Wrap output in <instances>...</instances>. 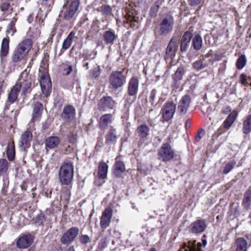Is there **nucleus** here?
Masks as SVG:
<instances>
[{
  "mask_svg": "<svg viewBox=\"0 0 251 251\" xmlns=\"http://www.w3.org/2000/svg\"><path fill=\"white\" fill-rule=\"evenodd\" d=\"M32 41L27 38L21 42L12 51L9 62L11 71L14 70L16 66L25 59L32 46Z\"/></svg>",
  "mask_w": 251,
  "mask_h": 251,
  "instance_id": "1",
  "label": "nucleus"
},
{
  "mask_svg": "<svg viewBox=\"0 0 251 251\" xmlns=\"http://www.w3.org/2000/svg\"><path fill=\"white\" fill-rule=\"evenodd\" d=\"M74 164L71 161L64 162L61 165L58 176L60 183L64 185H70L74 177Z\"/></svg>",
  "mask_w": 251,
  "mask_h": 251,
  "instance_id": "2",
  "label": "nucleus"
},
{
  "mask_svg": "<svg viewBox=\"0 0 251 251\" xmlns=\"http://www.w3.org/2000/svg\"><path fill=\"white\" fill-rule=\"evenodd\" d=\"M34 77L31 75H29L27 70L23 71L19 79L18 82L15 85H18L22 89V94L26 95L27 93L30 92L32 87H34Z\"/></svg>",
  "mask_w": 251,
  "mask_h": 251,
  "instance_id": "3",
  "label": "nucleus"
},
{
  "mask_svg": "<svg viewBox=\"0 0 251 251\" xmlns=\"http://www.w3.org/2000/svg\"><path fill=\"white\" fill-rule=\"evenodd\" d=\"M109 88L116 90L123 87L126 82V76L123 71H115L112 72L108 78Z\"/></svg>",
  "mask_w": 251,
  "mask_h": 251,
  "instance_id": "4",
  "label": "nucleus"
},
{
  "mask_svg": "<svg viewBox=\"0 0 251 251\" xmlns=\"http://www.w3.org/2000/svg\"><path fill=\"white\" fill-rule=\"evenodd\" d=\"M79 5V0H68L63 7L59 16L67 20L74 16Z\"/></svg>",
  "mask_w": 251,
  "mask_h": 251,
  "instance_id": "5",
  "label": "nucleus"
},
{
  "mask_svg": "<svg viewBox=\"0 0 251 251\" xmlns=\"http://www.w3.org/2000/svg\"><path fill=\"white\" fill-rule=\"evenodd\" d=\"M174 25V20L172 16L165 17L156 28L155 32L158 33L159 35H166L172 31Z\"/></svg>",
  "mask_w": 251,
  "mask_h": 251,
  "instance_id": "6",
  "label": "nucleus"
},
{
  "mask_svg": "<svg viewBox=\"0 0 251 251\" xmlns=\"http://www.w3.org/2000/svg\"><path fill=\"white\" fill-rule=\"evenodd\" d=\"M176 109V104L173 101H166L163 106L161 113L164 122H168L173 117Z\"/></svg>",
  "mask_w": 251,
  "mask_h": 251,
  "instance_id": "7",
  "label": "nucleus"
},
{
  "mask_svg": "<svg viewBox=\"0 0 251 251\" xmlns=\"http://www.w3.org/2000/svg\"><path fill=\"white\" fill-rule=\"evenodd\" d=\"M158 155V158L163 162H168L174 158L175 153L169 143H164L159 149Z\"/></svg>",
  "mask_w": 251,
  "mask_h": 251,
  "instance_id": "8",
  "label": "nucleus"
},
{
  "mask_svg": "<svg viewBox=\"0 0 251 251\" xmlns=\"http://www.w3.org/2000/svg\"><path fill=\"white\" fill-rule=\"evenodd\" d=\"M76 111L73 105L65 106L63 109L61 117L65 123H71L75 119Z\"/></svg>",
  "mask_w": 251,
  "mask_h": 251,
  "instance_id": "9",
  "label": "nucleus"
},
{
  "mask_svg": "<svg viewBox=\"0 0 251 251\" xmlns=\"http://www.w3.org/2000/svg\"><path fill=\"white\" fill-rule=\"evenodd\" d=\"M40 83L43 94L48 97L51 91V82L49 75L46 73H43L40 77Z\"/></svg>",
  "mask_w": 251,
  "mask_h": 251,
  "instance_id": "10",
  "label": "nucleus"
},
{
  "mask_svg": "<svg viewBox=\"0 0 251 251\" xmlns=\"http://www.w3.org/2000/svg\"><path fill=\"white\" fill-rule=\"evenodd\" d=\"M116 102L109 96L101 98L98 104V108L100 111H105L107 109H112L116 106Z\"/></svg>",
  "mask_w": 251,
  "mask_h": 251,
  "instance_id": "11",
  "label": "nucleus"
},
{
  "mask_svg": "<svg viewBox=\"0 0 251 251\" xmlns=\"http://www.w3.org/2000/svg\"><path fill=\"white\" fill-rule=\"evenodd\" d=\"M191 99L189 95H186L180 100L177 107V114L179 116H183L186 114L190 106Z\"/></svg>",
  "mask_w": 251,
  "mask_h": 251,
  "instance_id": "12",
  "label": "nucleus"
},
{
  "mask_svg": "<svg viewBox=\"0 0 251 251\" xmlns=\"http://www.w3.org/2000/svg\"><path fill=\"white\" fill-rule=\"evenodd\" d=\"M79 233V229L77 227H72L64 233L60 241L64 245L71 243L76 237Z\"/></svg>",
  "mask_w": 251,
  "mask_h": 251,
  "instance_id": "13",
  "label": "nucleus"
},
{
  "mask_svg": "<svg viewBox=\"0 0 251 251\" xmlns=\"http://www.w3.org/2000/svg\"><path fill=\"white\" fill-rule=\"evenodd\" d=\"M33 240V236L30 233L22 235L17 241L16 246L19 249H26L32 244Z\"/></svg>",
  "mask_w": 251,
  "mask_h": 251,
  "instance_id": "14",
  "label": "nucleus"
},
{
  "mask_svg": "<svg viewBox=\"0 0 251 251\" xmlns=\"http://www.w3.org/2000/svg\"><path fill=\"white\" fill-rule=\"evenodd\" d=\"M177 48L176 37H173L166 48L165 59L173 58L176 56Z\"/></svg>",
  "mask_w": 251,
  "mask_h": 251,
  "instance_id": "15",
  "label": "nucleus"
},
{
  "mask_svg": "<svg viewBox=\"0 0 251 251\" xmlns=\"http://www.w3.org/2000/svg\"><path fill=\"white\" fill-rule=\"evenodd\" d=\"M185 72V68L182 65H180L177 68L175 74L172 75V87L174 89H177L179 87L180 85L179 81L182 79Z\"/></svg>",
  "mask_w": 251,
  "mask_h": 251,
  "instance_id": "16",
  "label": "nucleus"
},
{
  "mask_svg": "<svg viewBox=\"0 0 251 251\" xmlns=\"http://www.w3.org/2000/svg\"><path fill=\"white\" fill-rule=\"evenodd\" d=\"M206 225L202 220H198L192 223L188 227V230L192 233H202L205 229Z\"/></svg>",
  "mask_w": 251,
  "mask_h": 251,
  "instance_id": "17",
  "label": "nucleus"
},
{
  "mask_svg": "<svg viewBox=\"0 0 251 251\" xmlns=\"http://www.w3.org/2000/svg\"><path fill=\"white\" fill-rule=\"evenodd\" d=\"M139 81L137 77L133 76L129 80L127 86V93L129 96L136 97L138 93Z\"/></svg>",
  "mask_w": 251,
  "mask_h": 251,
  "instance_id": "18",
  "label": "nucleus"
},
{
  "mask_svg": "<svg viewBox=\"0 0 251 251\" xmlns=\"http://www.w3.org/2000/svg\"><path fill=\"white\" fill-rule=\"evenodd\" d=\"M105 144L108 146L115 145L119 138L116 128L110 126L105 135Z\"/></svg>",
  "mask_w": 251,
  "mask_h": 251,
  "instance_id": "19",
  "label": "nucleus"
},
{
  "mask_svg": "<svg viewBox=\"0 0 251 251\" xmlns=\"http://www.w3.org/2000/svg\"><path fill=\"white\" fill-rule=\"evenodd\" d=\"M43 110V106L41 102H37L34 104L32 118L30 122V124H32L34 122H38L40 120Z\"/></svg>",
  "mask_w": 251,
  "mask_h": 251,
  "instance_id": "20",
  "label": "nucleus"
},
{
  "mask_svg": "<svg viewBox=\"0 0 251 251\" xmlns=\"http://www.w3.org/2000/svg\"><path fill=\"white\" fill-rule=\"evenodd\" d=\"M112 216V210L110 208L105 209L102 213L100 221V226L102 228L105 229L109 226Z\"/></svg>",
  "mask_w": 251,
  "mask_h": 251,
  "instance_id": "21",
  "label": "nucleus"
},
{
  "mask_svg": "<svg viewBox=\"0 0 251 251\" xmlns=\"http://www.w3.org/2000/svg\"><path fill=\"white\" fill-rule=\"evenodd\" d=\"M192 38V33L187 31L182 35L180 42V49L181 52H185L189 47Z\"/></svg>",
  "mask_w": 251,
  "mask_h": 251,
  "instance_id": "22",
  "label": "nucleus"
},
{
  "mask_svg": "<svg viewBox=\"0 0 251 251\" xmlns=\"http://www.w3.org/2000/svg\"><path fill=\"white\" fill-rule=\"evenodd\" d=\"M201 244L196 240L189 241L183 243L182 248L179 251H201Z\"/></svg>",
  "mask_w": 251,
  "mask_h": 251,
  "instance_id": "23",
  "label": "nucleus"
},
{
  "mask_svg": "<svg viewBox=\"0 0 251 251\" xmlns=\"http://www.w3.org/2000/svg\"><path fill=\"white\" fill-rule=\"evenodd\" d=\"M32 139V134L31 131L26 130L22 134L20 141V146L25 149L30 146Z\"/></svg>",
  "mask_w": 251,
  "mask_h": 251,
  "instance_id": "24",
  "label": "nucleus"
},
{
  "mask_svg": "<svg viewBox=\"0 0 251 251\" xmlns=\"http://www.w3.org/2000/svg\"><path fill=\"white\" fill-rule=\"evenodd\" d=\"M116 162L113 166V175L115 177H121L126 170L125 163L121 161L117 160L116 158Z\"/></svg>",
  "mask_w": 251,
  "mask_h": 251,
  "instance_id": "25",
  "label": "nucleus"
},
{
  "mask_svg": "<svg viewBox=\"0 0 251 251\" xmlns=\"http://www.w3.org/2000/svg\"><path fill=\"white\" fill-rule=\"evenodd\" d=\"M112 122V116L110 114H105L102 115L99 121V127L101 130H105L109 124Z\"/></svg>",
  "mask_w": 251,
  "mask_h": 251,
  "instance_id": "26",
  "label": "nucleus"
},
{
  "mask_svg": "<svg viewBox=\"0 0 251 251\" xmlns=\"http://www.w3.org/2000/svg\"><path fill=\"white\" fill-rule=\"evenodd\" d=\"M103 39L106 44L112 45L117 38L115 31L112 29L105 31L102 35Z\"/></svg>",
  "mask_w": 251,
  "mask_h": 251,
  "instance_id": "27",
  "label": "nucleus"
},
{
  "mask_svg": "<svg viewBox=\"0 0 251 251\" xmlns=\"http://www.w3.org/2000/svg\"><path fill=\"white\" fill-rule=\"evenodd\" d=\"M60 142V139L57 136H50L45 140L46 148L52 149L57 147Z\"/></svg>",
  "mask_w": 251,
  "mask_h": 251,
  "instance_id": "28",
  "label": "nucleus"
},
{
  "mask_svg": "<svg viewBox=\"0 0 251 251\" xmlns=\"http://www.w3.org/2000/svg\"><path fill=\"white\" fill-rule=\"evenodd\" d=\"M149 128L146 125H141L139 126L136 130L138 135L143 140H145L149 135Z\"/></svg>",
  "mask_w": 251,
  "mask_h": 251,
  "instance_id": "29",
  "label": "nucleus"
},
{
  "mask_svg": "<svg viewBox=\"0 0 251 251\" xmlns=\"http://www.w3.org/2000/svg\"><path fill=\"white\" fill-rule=\"evenodd\" d=\"M236 251H247L248 245L247 241L242 237L238 238L235 242Z\"/></svg>",
  "mask_w": 251,
  "mask_h": 251,
  "instance_id": "30",
  "label": "nucleus"
},
{
  "mask_svg": "<svg viewBox=\"0 0 251 251\" xmlns=\"http://www.w3.org/2000/svg\"><path fill=\"white\" fill-rule=\"evenodd\" d=\"M9 39L7 38L3 39L0 51V56L1 58L7 56L9 53Z\"/></svg>",
  "mask_w": 251,
  "mask_h": 251,
  "instance_id": "31",
  "label": "nucleus"
},
{
  "mask_svg": "<svg viewBox=\"0 0 251 251\" xmlns=\"http://www.w3.org/2000/svg\"><path fill=\"white\" fill-rule=\"evenodd\" d=\"M237 116V112L236 111L231 112L224 122L223 125L224 127L226 129H228L235 121Z\"/></svg>",
  "mask_w": 251,
  "mask_h": 251,
  "instance_id": "32",
  "label": "nucleus"
},
{
  "mask_svg": "<svg viewBox=\"0 0 251 251\" xmlns=\"http://www.w3.org/2000/svg\"><path fill=\"white\" fill-rule=\"evenodd\" d=\"M19 92V86L18 85H15L11 89L8 97V101L10 103H13L16 101Z\"/></svg>",
  "mask_w": 251,
  "mask_h": 251,
  "instance_id": "33",
  "label": "nucleus"
},
{
  "mask_svg": "<svg viewBox=\"0 0 251 251\" xmlns=\"http://www.w3.org/2000/svg\"><path fill=\"white\" fill-rule=\"evenodd\" d=\"M108 166L104 162H101L100 163L98 167V175L99 177L101 179H104L107 177Z\"/></svg>",
  "mask_w": 251,
  "mask_h": 251,
  "instance_id": "34",
  "label": "nucleus"
},
{
  "mask_svg": "<svg viewBox=\"0 0 251 251\" xmlns=\"http://www.w3.org/2000/svg\"><path fill=\"white\" fill-rule=\"evenodd\" d=\"M148 100L151 103V111L152 110V108H155L157 102V90L155 89H153L149 94L148 97Z\"/></svg>",
  "mask_w": 251,
  "mask_h": 251,
  "instance_id": "35",
  "label": "nucleus"
},
{
  "mask_svg": "<svg viewBox=\"0 0 251 251\" xmlns=\"http://www.w3.org/2000/svg\"><path fill=\"white\" fill-rule=\"evenodd\" d=\"M75 32L74 31H72L70 33L67 38L63 43L62 49L67 50L71 47L73 40L75 37Z\"/></svg>",
  "mask_w": 251,
  "mask_h": 251,
  "instance_id": "36",
  "label": "nucleus"
},
{
  "mask_svg": "<svg viewBox=\"0 0 251 251\" xmlns=\"http://www.w3.org/2000/svg\"><path fill=\"white\" fill-rule=\"evenodd\" d=\"M243 133L248 134L251 131V114L249 115L243 124Z\"/></svg>",
  "mask_w": 251,
  "mask_h": 251,
  "instance_id": "37",
  "label": "nucleus"
},
{
  "mask_svg": "<svg viewBox=\"0 0 251 251\" xmlns=\"http://www.w3.org/2000/svg\"><path fill=\"white\" fill-rule=\"evenodd\" d=\"M192 45L195 50H200L202 45V40L200 35H196L192 40Z\"/></svg>",
  "mask_w": 251,
  "mask_h": 251,
  "instance_id": "38",
  "label": "nucleus"
},
{
  "mask_svg": "<svg viewBox=\"0 0 251 251\" xmlns=\"http://www.w3.org/2000/svg\"><path fill=\"white\" fill-rule=\"evenodd\" d=\"M7 156L9 161H12L15 156V147L14 143H10L7 145Z\"/></svg>",
  "mask_w": 251,
  "mask_h": 251,
  "instance_id": "39",
  "label": "nucleus"
},
{
  "mask_svg": "<svg viewBox=\"0 0 251 251\" xmlns=\"http://www.w3.org/2000/svg\"><path fill=\"white\" fill-rule=\"evenodd\" d=\"M9 168V163L6 159H0V176L6 175Z\"/></svg>",
  "mask_w": 251,
  "mask_h": 251,
  "instance_id": "40",
  "label": "nucleus"
},
{
  "mask_svg": "<svg viewBox=\"0 0 251 251\" xmlns=\"http://www.w3.org/2000/svg\"><path fill=\"white\" fill-rule=\"evenodd\" d=\"M247 62V59L245 55L242 54L237 60L236 63V68L238 70H241L244 68Z\"/></svg>",
  "mask_w": 251,
  "mask_h": 251,
  "instance_id": "41",
  "label": "nucleus"
},
{
  "mask_svg": "<svg viewBox=\"0 0 251 251\" xmlns=\"http://www.w3.org/2000/svg\"><path fill=\"white\" fill-rule=\"evenodd\" d=\"M203 60H204V59H201L195 61L192 64L194 69L196 71H200L206 68L207 66V64L204 63Z\"/></svg>",
  "mask_w": 251,
  "mask_h": 251,
  "instance_id": "42",
  "label": "nucleus"
},
{
  "mask_svg": "<svg viewBox=\"0 0 251 251\" xmlns=\"http://www.w3.org/2000/svg\"><path fill=\"white\" fill-rule=\"evenodd\" d=\"M17 21V19L15 18H13L10 23L8 24L7 29L6 33L8 34H10L11 36H13L14 33L16 32V29L14 28V26L15 25V23Z\"/></svg>",
  "mask_w": 251,
  "mask_h": 251,
  "instance_id": "43",
  "label": "nucleus"
},
{
  "mask_svg": "<svg viewBox=\"0 0 251 251\" xmlns=\"http://www.w3.org/2000/svg\"><path fill=\"white\" fill-rule=\"evenodd\" d=\"M100 11L102 15L105 17L112 15V8L108 5L101 6L100 7Z\"/></svg>",
  "mask_w": 251,
  "mask_h": 251,
  "instance_id": "44",
  "label": "nucleus"
},
{
  "mask_svg": "<svg viewBox=\"0 0 251 251\" xmlns=\"http://www.w3.org/2000/svg\"><path fill=\"white\" fill-rule=\"evenodd\" d=\"M236 163V162L234 160L230 161L226 163L223 169V173L224 174H227L234 168Z\"/></svg>",
  "mask_w": 251,
  "mask_h": 251,
  "instance_id": "45",
  "label": "nucleus"
},
{
  "mask_svg": "<svg viewBox=\"0 0 251 251\" xmlns=\"http://www.w3.org/2000/svg\"><path fill=\"white\" fill-rule=\"evenodd\" d=\"M33 221L37 226L42 225L46 221L45 215L40 213L33 218Z\"/></svg>",
  "mask_w": 251,
  "mask_h": 251,
  "instance_id": "46",
  "label": "nucleus"
},
{
  "mask_svg": "<svg viewBox=\"0 0 251 251\" xmlns=\"http://www.w3.org/2000/svg\"><path fill=\"white\" fill-rule=\"evenodd\" d=\"M71 144V145L66 144L64 146L63 150L65 154H70L75 151V145L73 143Z\"/></svg>",
  "mask_w": 251,
  "mask_h": 251,
  "instance_id": "47",
  "label": "nucleus"
},
{
  "mask_svg": "<svg viewBox=\"0 0 251 251\" xmlns=\"http://www.w3.org/2000/svg\"><path fill=\"white\" fill-rule=\"evenodd\" d=\"M251 203V188L250 187L249 189L245 192L244 194V198L243 201V204H250Z\"/></svg>",
  "mask_w": 251,
  "mask_h": 251,
  "instance_id": "48",
  "label": "nucleus"
},
{
  "mask_svg": "<svg viewBox=\"0 0 251 251\" xmlns=\"http://www.w3.org/2000/svg\"><path fill=\"white\" fill-rule=\"evenodd\" d=\"M108 243V241L106 237L101 238L98 244V249L100 250V251L103 250L107 247Z\"/></svg>",
  "mask_w": 251,
  "mask_h": 251,
  "instance_id": "49",
  "label": "nucleus"
},
{
  "mask_svg": "<svg viewBox=\"0 0 251 251\" xmlns=\"http://www.w3.org/2000/svg\"><path fill=\"white\" fill-rule=\"evenodd\" d=\"M159 6L157 2H155L153 5L151 6L150 10V14L151 17H155L158 12Z\"/></svg>",
  "mask_w": 251,
  "mask_h": 251,
  "instance_id": "50",
  "label": "nucleus"
},
{
  "mask_svg": "<svg viewBox=\"0 0 251 251\" xmlns=\"http://www.w3.org/2000/svg\"><path fill=\"white\" fill-rule=\"evenodd\" d=\"M80 242L83 245H86L90 242V238L87 235H82L79 236Z\"/></svg>",
  "mask_w": 251,
  "mask_h": 251,
  "instance_id": "51",
  "label": "nucleus"
},
{
  "mask_svg": "<svg viewBox=\"0 0 251 251\" xmlns=\"http://www.w3.org/2000/svg\"><path fill=\"white\" fill-rule=\"evenodd\" d=\"M226 129L225 128L224 126L220 127L213 134V136L215 137H218L222 134L225 133L226 131Z\"/></svg>",
  "mask_w": 251,
  "mask_h": 251,
  "instance_id": "52",
  "label": "nucleus"
},
{
  "mask_svg": "<svg viewBox=\"0 0 251 251\" xmlns=\"http://www.w3.org/2000/svg\"><path fill=\"white\" fill-rule=\"evenodd\" d=\"M10 7V4L8 1L3 2L0 5V9L2 11H8Z\"/></svg>",
  "mask_w": 251,
  "mask_h": 251,
  "instance_id": "53",
  "label": "nucleus"
},
{
  "mask_svg": "<svg viewBox=\"0 0 251 251\" xmlns=\"http://www.w3.org/2000/svg\"><path fill=\"white\" fill-rule=\"evenodd\" d=\"M240 81L242 84L244 85H246L249 83L247 76L245 74H241L240 76Z\"/></svg>",
  "mask_w": 251,
  "mask_h": 251,
  "instance_id": "54",
  "label": "nucleus"
},
{
  "mask_svg": "<svg viewBox=\"0 0 251 251\" xmlns=\"http://www.w3.org/2000/svg\"><path fill=\"white\" fill-rule=\"evenodd\" d=\"M68 62H66L65 64V65L67 67V68L64 69V71L66 72L65 73V75H69L73 71V66L68 64Z\"/></svg>",
  "mask_w": 251,
  "mask_h": 251,
  "instance_id": "55",
  "label": "nucleus"
},
{
  "mask_svg": "<svg viewBox=\"0 0 251 251\" xmlns=\"http://www.w3.org/2000/svg\"><path fill=\"white\" fill-rule=\"evenodd\" d=\"M3 187L2 190L8 188L9 185V179L7 176H3Z\"/></svg>",
  "mask_w": 251,
  "mask_h": 251,
  "instance_id": "56",
  "label": "nucleus"
},
{
  "mask_svg": "<svg viewBox=\"0 0 251 251\" xmlns=\"http://www.w3.org/2000/svg\"><path fill=\"white\" fill-rule=\"evenodd\" d=\"M100 74V72L99 67L95 68L92 70V76L96 78L99 76Z\"/></svg>",
  "mask_w": 251,
  "mask_h": 251,
  "instance_id": "57",
  "label": "nucleus"
},
{
  "mask_svg": "<svg viewBox=\"0 0 251 251\" xmlns=\"http://www.w3.org/2000/svg\"><path fill=\"white\" fill-rule=\"evenodd\" d=\"M136 97L129 96V94H127L126 96V101L129 104H131L135 100Z\"/></svg>",
  "mask_w": 251,
  "mask_h": 251,
  "instance_id": "58",
  "label": "nucleus"
},
{
  "mask_svg": "<svg viewBox=\"0 0 251 251\" xmlns=\"http://www.w3.org/2000/svg\"><path fill=\"white\" fill-rule=\"evenodd\" d=\"M130 23V26L131 27H138L137 23H135L137 22L136 18L135 17H132L131 19L129 20Z\"/></svg>",
  "mask_w": 251,
  "mask_h": 251,
  "instance_id": "59",
  "label": "nucleus"
},
{
  "mask_svg": "<svg viewBox=\"0 0 251 251\" xmlns=\"http://www.w3.org/2000/svg\"><path fill=\"white\" fill-rule=\"evenodd\" d=\"M76 134L72 133L69 137V143L74 144V142L76 140Z\"/></svg>",
  "mask_w": 251,
  "mask_h": 251,
  "instance_id": "60",
  "label": "nucleus"
},
{
  "mask_svg": "<svg viewBox=\"0 0 251 251\" xmlns=\"http://www.w3.org/2000/svg\"><path fill=\"white\" fill-rule=\"evenodd\" d=\"M190 4L191 6H195L201 3V0H190Z\"/></svg>",
  "mask_w": 251,
  "mask_h": 251,
  "instance_id": "61",
  "label": "nucleus"
},
{
  "mask_svg": "<svg viewBox=\"0 0 251 251\" xmlns=\"http://www.w3.org/2000/svg\"><path fill=\"white\" fill-rule=\"evenodd\" d=\"M204 132L203 130H201V132H198V134L195 137L196 141L199 142L201 140V132Z\"/></svg>",
  "mask_w": 251,
  "mask_h": 251,
  "instance_id": "62",
  "label": "nucleus"
},
{
  "mask_svg": "<svg viewBox=\"0 0 251 251\" xmlns=\"http://www.w3.org/2000/svg\"><path fill=\"white\" fill-rule=\"evenodd\" d=\"M102 144H103L102 138H100V137L98 138V143L96 145V147H100L102 146Z\"/></svg>",
  "mask_w": 251,
  "mask_h": 251,
  "instance_id": "63",
  "label": "nucleus"
},
{
  "mask_svg": "<svg viewBox=\"0 0 251 251\" xmlns=\"http://www.w3.org/2000/svg\"><path fill=\"white\" fill-rule=\"evenodd\" d=\"M191 124V121L189 119L187 120L185 123V127L186 128L189 127Z\"/></svg>",
  "mask_w": 251,
  "mask_h": 251,
  "instance_id": "64",
  "label": "nucleus"
}]
</instances>
